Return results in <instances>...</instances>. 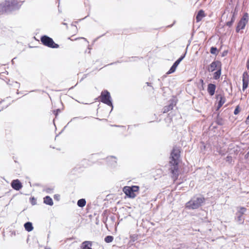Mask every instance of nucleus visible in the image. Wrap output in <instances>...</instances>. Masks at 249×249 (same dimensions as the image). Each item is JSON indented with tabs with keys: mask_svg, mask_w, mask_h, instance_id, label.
Segmentation results:
<instances>
[{
	"mask_svg": "<svg viewBox=\"0 0 249 249\" xmlns=\"http://www.w3.org/2000/svg\"><path fill=\"white\" fill-rule=\"evenodd\" d=\"M77 118H78V117H74V118H73L71 120V121H72V120H73L76 119H77Z\"/></svg>",
	"mask_w": 249,
	"mask_h": 249,
	"instance_id": "nucleus-52",
	"label": "nucleus"
},
{
	"mask_svg": "<svg viewBox=\"0 0 249 249\" xmlns=\"http://www.w3.org/2000/svg\"><path fill=\"white\" fill-rule=\"evenodd\" d=\"M86 17H85L84 18H83V19H84V18H86Z\"/></svg>",
	"mask_w": 249,
	"mask_h": 249,
	"instance_id": "nucleus-60",
	"label": "nucleus"
},
{
	"mask_svg": "<svg viewBox=\"0 0 249 249\" xmlns=\"http://www.w3.org/2000/svg\"><path fill=\"white\" fill-rule=\"evenodd\" d=\"M178 65L179 64L176 61H175L173 64V65L171 66L169 70L167 71V74H169L174 72L176 71V70Z\"/></svg>",
	"mask_w": 249,
	"mask_h": 249,
	"instance_id": "nucleus-22",
	"label": "nucleus"
},
{
	"mask_svg": "<svg viewBox=\"0 0 249 249\" xmlns=\"http://www.w3.org/2000/svg\"><path fill=\"white\" fill-rule=\"evenodd\" d=\"M173 25V24L172 25H168V26H167V27H172Z\"/></svg>",
	"mask_w": 249,
	"mask_h": 249,
	"instance_id": "nucleus-53",
	"label": "nucleus"
},
{
	"mask_svg": "<svg viewBox=\"0 0 249 249\" xmlns=\"http://www.w3.org/2000/svg\"><path fill=\"white\" fill-rule=\"evenodd\" d=\"M40 41L41 43L49 48H59V45L58 44L55 43L53 39L48 36L47 35H43L40 37Z\"/></svg>",
	"mask_w": 249,
	"mask_h": 249,
	"instance_id": "nucleus-7",
	"label": "nucleus"
},
{
	"mask_svg": "<svg viewBox=\"0 0 249 249\" xmlns=\"http://www.w3.org/2000/svg\"><path fill=\"white\" fill-rule=\"evenodd\" d=\"M235 219L238 222L239 224H243L244 222V218L243 215L239 214L237 213H236L235 216Z\"/></svg>",
	"mask_w": 249,
	"mask_h": 249,
	"instance_id": "nucleus-20",
	"label": "nucleus"
},
{
	"mask_svg": "<svg viewBox=\"0 0 249 249\" xmlns=\"http://www.w3.org/2000/svg\"><path fill=\"white\" fill-rule=\"evenodd\" d=\"M30 202L32 205L36 204V200L34 197H31L30 198Z\"/></svg>",
	"mask_w": 249,
	"mask_h": 249,
	"instance_id": "nucleus-34",
	"label": "nucleus"
},
{
	"mask_svg": "<svg viewBox=\"0 0 249 249\" xmlns=\"http://www.w3.org/2000/svg\"><path fill=\"white\" fill-rule=\"evenodd\" d=\"M121 61H117L115 62H114V63H111L110 64H109V65H113L114 64H116L117 63H121Z\"/></svg>",
	"mask_w": 249,
	"mask_h": 249,
	"instance_id": "nucleus-47",
	"label": "nucleus"
},
{
	"mask_svg": "<svg viewBox=\"0 0 249 249\" xmlns=\"http://www.w3.org/2000/svg\"><path fill=\"white\" fill-rule=\"evenodd\" d=\"M225 160L227 162L231 164H233L234 162V160H233L232 157L229 155L227 156Z\"/></svg>",
	"mask_w": 249,
	"mask_h": 249,
	"instance_id": "nucleus-29",
	"label": "nucleus"
},
{
	"mask_svg": "<svg viewBox=\"0 0 249 249\" xmlns=\"http://www.w3.org/2000/svg\"><path fill=\"white\" fill-rule=\"evenodd\" d=\"M82 38H83V39H85V40H86V41H87V39H86V38H84V37H83Z\"/></svg>",
	"mask_w": 249,
	"mask_h": 249,
	"instance_id": "nucleus-56",
	"label": "nucleus"
},
{
	"mask_svg": "<svg viewBox=\"0 0 249 249\" xmlns=\"http://www.w3.org/2000/svg\"><path fill=\"white\" fill-rule=\"evenodd\" d=\"M219 68H222L221 62L219 60H214L207 67V70L210 72L216 71Z\"/></svg>",
	"mask_w": 249,
	"mask_h": 249,
	"instance_id": "nucleus-9",
	"label": "nucleus"
},
{
	"mask_svg": "<svg viewBox=\"0 0 249 249\" xmlns=\"http://www.w3.org/2000/svg\"><path fill=\"white\" fill-rule=\"evenodd\" d=\"M215 96H216V98L217 100L219 99L218 102V105L216 107V111H217L221 108V107L223 105V104L226 102V98L223 95H222L220 94H216L215 95Z\"/></svg>",
	"mask_w": 249,
	"mask_h": 249,
	"instance_id": "nucleus-13",
	"label": "nucleus"
},
{
	"mask_svg": "<svg viewBox=\"0 0 249 249\" xmlns=\"http://www.w3.org/2000/svg\"><path fill=\"white\" fill-rule=\"evenodd\" d=\"M58 12L59 13H61L62 12V11L59 8V6L58 5Z\"/></svg>",
	"mask_w": 249,
	"mask_h": 249,
	"instance_id": "nucleus-49",
	"label": "nucleus"
},
{
	"mask_svg": "<svg viewBox=\"0 0 249 249\" xmlns=\"http://www.w3.org/2000/svg\"><path fill=\"white\" fill-rule=\"evenodd\" d=\"M73 239L72 238L67 239L66 241V243H68L69 241H71V240H73Z\"/></svg>",
	"mask_w": 249,
	"mask_h": 249,
	"instance_id": "nucleus-45",
	"label": "nucleus"
},
{
	"mask_svg": "<svg viewBox=\"0 0 249 249\" xmlns=\"http://www.w3.org/2000/svg\"><path fill=\"white\" fill-rule=\"evenodd\" d=\"M210 52L212 54H214L215 55H217L218 53L217 48L213 46L211 47Z\"/></svg>",
	"mask_w": 249,
	"mask_h": 249,
	"instance_id": "nucleus-28",
	"label": "nucleus"
},
{
	"mask_svg": "<svg viewBox=\"0 0 249 249\" xmlns=\"http://www.w3.org/2000/svg\"><path fill=\"white\" fill-rule=\"evenodd\" d=\"M183 59L182 58V57H179L176 61L179 64V63Z\"/></svg>",
	"mask_w": 249,
	"mask_h": 249,
	"instance_id": "nucleus-42",
	"label": "nucleus"
},
{
	"mask_svg": "<svg viewBox=\"0 0 249 249\" xmlns=\"http://www.w3.org/2000/svg\"><path fill=\"white\" fill-rule=\"evenodd\" d=\"M217 151L221 156H225L227 152L225 150H222L221 148L219 149H217Z\"/></svg>",
	"mask_w": 249,
	"mask_h": 249,
	"instance_id": "nucleus-32",
	"label": "nucleus"
},
{
	"mask_svg": "<svg viewBox=\"0 0 249 249\" xmlns=\"http://www.w3.org/2000/svg\"><path fill=\"white\" fill-rule=\"evenodd\" d=\"M86 199L84 198H81L78 200L77 201V205L78 207L83 208L84 206L86 205Z\"/></svg>",
	"mask_w": 249,
	"mask_h": 249,
	"instance_id": "nucleus-27",
	"label": "nucleus"
},
{
	"mask_svg": "<svg viewBox=\"0 0 249 249\" xmlns=\"http://www.w3.org/2000/svg\"><path fill=\"white\" fill-rule=\"evenodd\" d=\"M140 187L137 185H132L131 186H124L123 191L125 195L130 198H134L136 196V192H138Z\"/></svg>",
	"mask_w": 249,
	"mask_h": 249,
	"instance_id": "nucleus-6",
	"label": "nucleus"
},
{
	"mask_svg": "<svg viewBox=\"0 0 249 249\" xmlns=\"http://www.w3.org/2000/svg\"><path fill=\"white\" fill-rule=\"evenodd\" d=\"M180 151L178 147H174L171 152L170 161V172L173 175V177L177 178L178 176V164L179 159L180 158Z\"/></svg>",
	"mask_w": 249,
	"mask_h": 249,
	"instance_id": "nucleus-1",
	"label": "nucleus"
},
{
	"mask_svg": "<svg viewBox=\"0 0 249 249\" xmlns=\"http://www.w3.org/2000/svg\"><path fill=\"white\" fill-rule=\"evenodd\" d=\"M222 68L218 69L213 74V79L218 80L219 79L221 74Z\"/></svg>",
	"mask_w": 249,
	"mask_h": 249,
	"instance_id": "nucleus-23",
	"label": "nucleus"
},
{
	"mask_svg": "<svg viewBox=\"0 0 249 249\" xmlns=\"http://www.w3.org/2000/svg\"><path fill=\"white\" fill-rule=\"evenodd\" d=\"M216 89V85L214 84L210 83L208 85L207 91L209 95L213 96L214 94Z\"/></svg>",
	"mask_w": 249,
	"mask_h": 249,
	"instance_id": "nucleus-15",
	"label": "nucleus"
},
{
	"mask_svg": "<svg viewBox=\"0 0 249 249\" xmlns=\"http://www.w3.org/2000/svg\"><path fill=\"white\" fill-rule=\"evenodd\" d=\"M45 249H47L46 248H45Z\"/></svg>",
	"mask_w": 249,
	"mask_h": 249,
	"instance_id": "nucleus-62",
	"label": "nucleus"
},
{
	"mask_svg": "<svg viewBox=\"0 0 249 249\" xmlns=\"http://www.w3.org/2000/svg\"><path fill=\"white\" fill-rule=\"evenodd\" d=\"M109 219L112 222V225H116V223L115 222L116 217L114 215H111L109 217Z\"/></svg>",
	"mask_w": 249,
	"mask_h": 249,
	"instance_id": "nucleus-33",
	"label": "nucleus"
},
{
	"mask_svg": "<svg viewBox=\"0 0 249 249\" xmlns=\"http://www.w3.org/2000/svg\"><path fill=\"white\" fill-rule=\"evenodd\" d=\"M249 159V151L245 155V159L248 160Z\"/></svg>",
	"mask_w": 249,
	"mask_h": 249,
	"instance_id": "nucleus-41",
	"label": "nucleus"
},
{
	"mask_svg": "<svg viewBox=\"0 0 249 249\" xmlns=\"http://www.w3.org/2000/svg\"><path fill=\"white\" fill-rule=\"evenodd\" d=\"M134 58H137V57H130L129 61H132V60H131V59H133ZM128 60H125V61H124V62H128Z\"/></svg>",
	"mask_w": 249,
	"mask_h": 249,
	"instance_id": "nucleus-46",
	"label": "nucleus"
},
{
	"mask_svg": "<svg viewBox=\"0 0 249 249\" xmlns=\"http://www.w3.org/2000/svg\"><path fill=\"white\" fill-rule=\"evenodd\" d=\"M139 235L138 234H132L130 236V240L128 243V248L134 247L139 248L137 240Z\"/></svg>",
	"mask_w": 249,
	"mask_h": 249,
	"instance_id": "nucleus-10",
	"label": "nucleus"
},
{
	"mask_svg": "<svg viewBox=\"0 0 249 249\" xmlns=\"http://www.w3.org/2000/svg\"><path fill=\"white\" fill-rule=\"evenodd\" d=\"M228 53V51H224L223 52V53L221 54V56L224 57L226 56Z\"/></svg>",
	"mask_w": 249,
	"mask_h": 249,
	"instance_id": "nucleus-39",
	"label": "nucleus"
},
{
	"mask_svg": "<svg viewBox=\"0 0 249 249\" xmlns=\"http://www.w3.org/2000/svg\"><path fill=\"white\" fill-rule=\"evenodd\" d=\"M96 119L99 120H101V119H99L98 118H97Z\"/></svg>",
	"mask_w": 249,
	"mask_h": 249,
	"instance_id": "nucleus-57",
	"label": "nucleus"
},
{
	"mask_svg": "<svg viewBox=\"0 0 249 249\" xmlns=\"http://www.w3.org/2000/svg\"><path fill=\"white\" fill-rule=\"evenodd\" d=\"M205 201L203 196H195L192 198L186 204V207L189 210H195L201 206Z\"/></svg>",
	"mask_w": 249,
	"mask_h": 249,
	"instance_id": "nucleus-3",
	"label": "nucleus"
},
{
	"mask_svg": "<svg viewBox=\"0 0 249 249\" xmlns=\"http://www.w3.org/2000/svg\"><path fill=\"white\" fill-rule=\"evenodd\" d=\"M86 17H85L84 18H83V19H84V18H86Z\"/></svg>",
	"mask_w": 249,
	"mask_h": 249,
	"instance_id": "nucleus-59",
	"label": "nucleus"
},
{
	"mask_svg": "<svg viewBox=\"0 0 249 249\" xmlns=\"http://www.w3.org/2000/svg\"><path fill=\"white\" fill-rule=\"evenodd\" d=\"M107 161H109L110 160H111V162H110V164L111 166L115 167L116 165L117 164V160L116 157L113 156H111L110 157L107 158Z\"/></svg>",
	"mask_w": 249,
	"mask_h": 249,
	"instance_id": "nucleus-24",
	"label": "nucleus"
},
{
	"mask_svg": "<svg viewBox=\"0 0 249 249\" xmlns=\"http://www.w3.org/2000/svg\"><path fill=\"white\" fill-rule=\"evenodd\" d=\"M249 75L247 71H245L243 72L242 75V89L244 91L248 87L249 85Z\"/></svg>",
	"mask_w": 249,
	"mask_h": 249,
	"instance_id": "nucleus-11",
	"label": "nucleus"
},
{
	"mask_svg": "<svg viewBox=\"0 0 249 249\" xmlns=\"http://www.w3.org/2000/svg\"><path fill=\"white\" fill-rule=\"evenodd\" d=\"M187 48L186 49L185 53H184L183 54H182L180 56V57H182V58L183 59L184 58V57H185L186 54V53H187Z\"/></svg>",
	"mask_w": 249,
	"mask_h": 249,
	"instance_id": "nucleus-37",
	"label": "nucleus"
},
{
	"mask_svg": "<svg viewBox=\"0 0 249 249\" xmlns=\"http://www.w3.org/2000/svg\"><path fill=\"white\" fill-rule=\"evenodd\" d=\"M102 216H103L102 221L105 224L106 227L107 228V222L108 219V214L106 211L102 213Z\"/></svg>",
	"mask_w": 249,
	"mask_h": 249,
	"instance_id": "nucleus-25",
	"label": "nucleus"
},
{
	"mask_svg": "<svg viewBox=\"0 0 249 249\" xmlns=\"http://www.w3.org/2000/svg\"><path fill=\"white\" fill-rule=\"evenodd\" d=\"M146 84H147V85L148 86H150V87H151V86H151V83H149V82H146Z\"/></svg>",
	"mask_w": 249,
	"mask_h": 249,
	"instance_id": "nucleus-48",
	"label": "nucleus"
},
{
	"mask_svg": "<svg viewBox=\"0 0 249 249\" xmlns=\"http://www.w3.org/2000/svg\"><path fill=\"white\" fill-rule=\"evenodd\" d=\"M249 20V15L247 13H245L241 18L240 20L238 21L237 25L236 27V32L239 33L240 30H243L245 28L246 24H247Z\"/></svg>",
	"mask_w": 249,
	"mask_h": 249,
	"instance_id": "nucleus-8",
	"label": "nucleus"
},
{
	"mask_svg": "<svg viewBox=\"0 0 249 249\" xmlns=\"http://www.w3.org/2000/svg\"><path fill=\"white\" fill-rule=\"evenodd\" d=\"M245 122H246V124H249V115L248 116L247 118H246Z\"/></svg>",
	"mask_w": 249,
	"mask_h": 249,
	"instance_id": "nucleus-43",
	"label": "nucleus"
},
{
	"mask_svg": "<svg viewBox=\"0 0 249 249\" xmlns=\"http://www.w3.org/2000/svg\"><path fill=\"white\" fill-rule=\"evenodd\" d=\"M202 147L201 150L204 149L205 150L206 148V146L204 142H202Z\"/></svg>",
	"mask_w": 249,
	"mask_h": 249,
	"instance_id": "nucleus-40",
	"label": "nucleus"
},
{
	"mask_svg": "<svg viewBox=\"0 0 249 249\" xmlns=\"http://www.w3.org/2000/svg\"><path fill=\"white\" fill-rule=\"evenodd\" d=\"M24 227L25 230L28 232L31 231L34 229L33 224L31 222H27L25 223L24 224Z\"/></svg>",
	"mask_w": 249,
	"mask_h": 249,
	"instance_id": "nucleus-19",
	"label": "nucleus"
},
{
	"mask_svg": "<svg viewBox=\"0 0 249 249\" xmlns=\"http://www.w3.org/2000/svg\"><path fill=\"white\" fill-rule=\"evenodd\" d=\"M175 105V104L174 103V101H172L168 105L165 106L163 108L162 112L163 113H167L170 110L173 109L174 106Z\"/></svg>",
	"mask_w": 249,
	"mask_h": 249,
	"instance_id": "nucleus-16",
	"label": "nucleus"
},
{
	"mask_svg": "<svg viewBox=\"0 0 249 249\" xmlns=\"http://www.w3.org/2000/svg\"><path fill=\"white\" fill-rule=\"evenodd\" d=\"M234 152L235 153L237 154V153L238 152V150L236 149V150H234Z\"/></svg>",
	"mask_w": 249,
	"mask_h": 249,
	"instance_id": "nucleus-51",
	"label": "nucleus"
},
{
	"mask_svg": "<svg viewBox=\"0 0 249 249\" xmlns=\"http://www.w3.org/2000/svg\"><path fill=\"white\" fill-rule=\"evenodd\" d=\"M15 59V58H14L13 59H12V62L13 63V61H14V59Z\"/></svg>",
	"mask_w": 249,
	"mask_h": 249,
	"instance_id": "nucleus-58",
	"label": "nucleus"
},
{
	"mask_svg": "<svg viewBox=\"0 0 249 249\" xmlns=\"http://www.w3.org/2000/svg\"><path fill=\"white\" fill-rule=\"evenodd\" d=\"M86 17H85L84 18H83V19H84V18H86Z\"/></svg>",
	"mask_w": 249,
	"mask_h": 249,
	"instance_id": "nucleus-61",
	"label": "nucleus"
},
{
	"mask_svg": "<svg viewBox=\"0 0 249 249\" xmlns=\"http://www.w3.org/2000/svg\"><path fill=\"white\" fill-rule=\"evenodd\" d=\"M11 186L13 189L16 191H19L23 187L22 183L18 179L13 180L11 183Z\"/></svg>",
	"mask_w": 249,
	"mask_h": 249,
	"instance_id": "nucleus-12",
	"label": "nucleus"
},
{
	"mask_svg": "<svg viewBox=\"0 0 249 249\" xmlns=\"http://www.w3.org/2000/svg\"><path fill=\"white\" fill-rule=\"evenodd\" d=\"M24 1L18 0H5L0 3V13L9 14L13 11L18 10Z\"/></svg>",
	"mask_w": 249,
	"mask_h": 249,
	"instance_id": "nucleus-2",
	"label": "nucleus"
},
{
	"mask_svg": "<svg viewBox=\"0 0 249 249\" xmlns=\"http://www.w3.org/2000/svg\"><path fill=\"white\" fill-rule=\"evenodd\" d=\"M43 202L45 204L49 206H53V204L52 198L48 196H47L43 198Z\"/></svg>",
	"mask_w": 249,
	"mask_h": 249,
	"instance_id": "nucleus-17",
	"label": "nucleus"
},
{
	"mask_svg": "<svg viewBox=\"0 0 249 249\" xmlns=\"http://www.w3.org/2000/svg\"><path fill=\"white\" fill-rule=\"evenodd\" d=\"M60 198V196L59 195H54V199L57 200H59Z\"/></svg>",
	"mask_w": 249,
	"mask_h": 249,
	"instance_id": "nucleus-38",
	"label": "nucleus"
},
{
	"mask_svg": "<svg viewBox=\"0 0 249 249\" xmlns=\"http://www.w3.org/2000/svg\"><path fill=\"white\" fill-rule=\"evenodd\" d=\"M204 17H205V13H204V11L203 10H200L198 12V13L196 16V21L197 22H199L201 20L202 18Z\"/></svg>",
	"mask_w": 249,
	"mask_h": 249,
	"instance_id": "nucleus-18",
	"label": "nucleus"
},
{
	"mask_svg": "<svg viewBox=\"0 0 249 249\" xmlns=\"http://www.w3.org/2000/svg\"><path fill=\"white\" fill-rule=\"evenodd\" d=\"M247 209L244 207H237V211L236 213H239V214L243 215L245 214V213L247 212Z\"/></svg>",
	"mask_w": 249,
	"mask_h": 249,
	"instance_id": "nucleus-26",
	"label": "nucleus"
},
{
	"mask_svg": "<svg viewBox=\"0 0 249 249\" xmlns=\"http://www.w3.org/2000/svg\"><path fill=\"white\" fill-rule=\"evenodd\" d=\"M237 15V11L236 10V9L234 10L233 11H231V12L230 14V17L231 18L230 20L226 22V25L227 26L231 27L232 26L233 23L235 21V17Z\"/></svg>",
	"mask_w": 249,
	"mask_h": 249,
	"instance_id": "nucleus-14",
	"label": "nucleus"
},
{
	"mask_svg": "<svg viewBox=\"0 0 249 249\" xmlns=\"http://www.w3.org/2000/svg\"><path fill=\"white\" fill-rule=\"evenodd\" d=\"M115 126H117V127H123V126H120V125H116Z\"/></svg>",
	"mask_w": 249,
	"mask_h": 249,
	"instance_id": "nucleus-54",
	"label": "nucleus"
},
{
	"mask_svg": "<svg viewBox=\"0 0 249 249\" xmlns=\"http://www.w3.org/2000/svg\"><path fill=\"white\" fill-rule=\"evenodd\" d=\"M240 111V108L239 106V105L237 106L234 110V112H233L234 114L237 115L239 113Z\"/></svg>",
	"mask_w": 249,
	"mask_h": 249,
	"instance_id": "nucleus-35",
	"label": "nucleus"
},
{
	"mask_svg": "<svg viewBox=\"0 0 249 249\" xmlns=\"http://www.w3.org/2000/svg\"><path fill=\"white\" fill-rule=\"evenodd\" d=\"M200 83L201 84L202 87H203L204 83V81L202 79H200Z\"/></svg>",
	"mask_w": 249,
	"mask_h": 249,
	"instance_id": "nucleus-44",
	"label": "nucleus"
},
{
	"mask_svg": "<svg viewBox=\"0 0 249 249\" xmlns=\"http://www.w3.org/2000/svg\"><path fill=\"white\" fill-rule=\"evenodd\" d=\"M54 187H46L43 189V191L47 194H52L53 192Z\"/></svg>",
	"mask_w": 249,
	"mask_h": 249,
	"instance_id": "nucleus-30",
	"label": "nucleus"
},
{
	"mask_svg": "<svg viewBox=\"0 0 249 249\" xmlns=\"http://www.w3.org/2000/svg\"><path fill=\"white\" fill-rule=\"evenodd\" d=\"M113 239H114V238L112 236L107 235L105 237L104 240L106 243H109L113 241Z\"/></svg>",
	"mask_w": 249,
	"mask_h": 249,
	"instance_id": "nucleus-31",
	"label": "nucleus"
},
{
	"mask_svg": "<svg viewBox=\"0 0 249 249\" xmlns=\"http://www.w3.org/2000/svg\"><path fill=\"white\" fill-rule=\"evenodd\" d=\"M71 26H75V27H76V25H74V24H72V23L71 24Z\"/></svg>",
	"mask_w": 249,
	"mask_h": 249,
	"instance_id": "nucleus-55",
	"label": "nucleus"
},
{
	"mask_svg": "<svg viewBox=\"0 0 249 249\" xmlns=\"http://www.w3.org/2000/svg\"><path fill=\"white\" fill-rule=\"evenodd\" d=\"M99 98L102 103L111 107V112L113 108V106L109 92L107 90H103Z\"/></svg>",
	"mask_w": 249,
	"mask_h": 249,
	"instance_id": "nucleus-5",
	"label": "nucleus"
},
{
	"mask_svg": "<svg viewBox=\"0 0 249 249\" xmlns=\"http://www.w3.org/2000/svg\"><path fill=\"white\" fill-rule=\"evenodd\" d=\"M71 248H77L79 246V243L77 241H74L71 244ZM95 248H100V246L95 242H92L89 241H85L81 244L80 247V249H92L91 247Z\"/></svg>",
	"mask_w": 249,
	"mask_h": 249,
	"instance_id": "nucleus-4",
	"label": "nucleus"
},
{
	"mask_svg": "<svg viewBox=\"0 0 249 249\" xmlns=\"http://www.w3.org/2000/svg\"><path fill=\"white\" fill-rule=\"evenodd\" d=\"M215 122L217 124L219 125H223L224 124V119L219 115V113L217 114L216 117L215 118Z\"/></svg>",
	"mask_w": 249,
	"mask_h": 249,
	"instance_id": "nucleus-21",
	"label": "nucleus"
},
{
	"mask_svg": "<svg viewBox=\"0 0 249 249\" xmlns=\"http://www.w3.org/2000/svg\"><path fill=\"white\" fill-rule=\"evenodd\" d=\"M62 24L64 25H66L67 26V27H68V24L67 23H65V22H63L62 23Z\"/></svg>",
	"mask_w": 249,
	"mask_h": 249,
	"instance_id": "nucleus-50",
	"label": "nucleus"
},
{
	"mask_svg": "<svg viewBox=\"0 0 249 249\" xmlns=\"http://www.w3.org/2000/svg\"><path fill=\"white\" fill-rule=\"evenodd\" d=\"M60 111V110L59 109H57L56 110H53V113L55 115V116H57L58 113Z\"/></svg>",
	"mask_w": 249,
	"mask_h": 249,
	"instance_id": "nucleus-36",
	"label": "nucleus"
}]
</instances>
